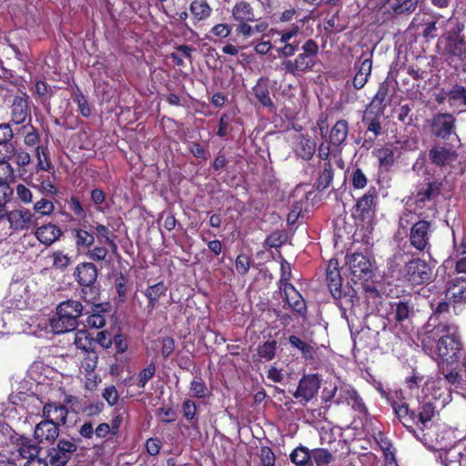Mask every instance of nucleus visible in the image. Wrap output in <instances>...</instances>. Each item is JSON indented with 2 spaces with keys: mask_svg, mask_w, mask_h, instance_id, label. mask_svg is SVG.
<instances>
[{
  "mask_svg": "<svg viewBox=\"0 0 466 466\" xmlns=\"http://www.w3.org/2000/svg\"><path fill=\"white\" fill-rule=\"evenodd\" d=\"M431 319L424 327V333L421 338L423 347H432L437 344V350L440 358L447 363H454L460 358L461 350V337L458 327L450 322L433 323Z\"/></svg>",
  "mask_w": 466,
  "mask_h": 466,
  "instance_id": "f257e3e1",
  "label": "nucleus"
},
{
  "mask_svg": "<svg viewBox=\"0 0 466 466\" xmlns=\"http://www.w3.org/2000/svg\"><path fill=\"white\" fill-rule=\"evenodd\" d=\"M301 50L302 53L299 54L296 58L285 59L281 62L280 68L285 74L300 76L303 73L313 70L319 54L318 44L313 39H308L301 46Z\"/></svg>",
  "mask_w": 466,
  "mask_h": 466,
  "instance_id": "f03ea898",
  "label": "nucleus"
},
{
  "mask_svg": "<svg viewBox=\"0 0 466 466\" xmlns=\"http://www.w3.org/2000/svg\"><path fill=\"white\" fill-rule=\"evenodd\" d=\"M83 309V305L77 300L67 299L61 302L56 307V316L50 319L52 331L60 334L75 330Z\"/></svg>",
  "mask_w": 466,
  "mask_h": 466,
  "instance_id": "7ed1b4c3",
  "label": "nucleus"
},
{
  "mask_svg": "<svg viewBox=\"0 0 466 466\" xmlns=\"http://www.w3.org/2000/svg\"><path fill=\"white\" fill-rule=\"evenodd\" d=\"M448 23L452 26L441 38L444 46V55L451 60L455 57L462 60L466 56V40L461 33L465 26L457 19L450 18Z\"/></svg>",
  "mask_w": 466,
  "mask_h": 466,
  "instance_id": "20e7f679",
  "label": "nucleus"
},
{
  "mask_svg": "<svg viewBox=\"0 0 466 466\" xmlns=\"http://www.w3.org/2000/svg\"><path fill=\"white\" fill-rule=\"evenodd\" d=\"M433 267L420 258H413L404 262L400 270V278L410 286H420L431 281Z\"/></svg>",
  "mask_w": 466,
  "mask_h": 466,
  "instance_id": "39448f33",
  "label": "nucleus"
},
{
  "mask_svg": "<svg viewBox=\"0 0 466 466\" xmlns=\"http://www.w3.org/2000/svg\"><path fill=\"white\" fill-rule=\"evenodd\" d=\"M436 405L435 403L427 398H424L420 402L418 409V412L410 409V413H413L414 416H410V418L404 419L403 426L406 427L409 432H410L414 437L420 439L417 431L410 425H408L409 422H413L421 431H424L428 428V424L431 421L432 418L435 416Z\"/></svg>",
  "mask_w": 466,
  "mask_h": 466,
  "instance_id": "423d86ee",
  "label": "nucleus"
},
{
  "mask_svg": "<svg viewBox=\"0 0 466 466\" xmlns=\"http://www.w3.org/2000/svg\"><path fill=\"white\" fill-rule=\"evenodd\" d=\"M431 134L441 139H449L456 130V118L450 113H437L429 120Z\"/></svg>",
  "mask_w": 466,
  "mask_h": 466,
  "instance_id": "0eeeda50",
  "label": "nucleus"
},
{
  "mask_svg": "<svg viewBox=\"0 0 466 466\" xmlns=\"http://www.w3.org/2000/svg\"><path fill=\"white\" fill-rule=\"evenodd\" d=\"M431 223L427 220H419L413 224L410 232V245L420 252L430 253Z\"/></svg>",
  "mask_w": 466,
  "mask_h": 466,
  "instance_id": "6e6552de",
  "label": "nucleus"
},
{
  "mask_svg": "<svg viewBox=\"0 0 466 466\" xmlns=\"http://www.w3.org/2000/svg\"><path fill=\"white\" fill-rule=\"evenodd\" d=\"M76 445L70 441L61 439L56 447L48 451V459L51 466H65L74 452L76 451Z\"/></svg>",
  "mask_w": 466,
  "mask_h": 466,
  "instance_id": "1a4fd4ad",
  "label": "nucleus"
},
{
  "mask_svg": "<svg viewBox=\"0 0 466 466\" xmlns=\"http://www.w3.org/2000/svg\"><path fill=\"white\" fill-rule=\"evenodd\" d=\"M353 281L368 280L371 277L370 260L361 253H354L348 258Z\"/></svg>",
  "mask_w": 466,
  "mask_h": 466,
  "instance_id": "9d476101",
  "label": "nucleus"
},
{
  "mask_svg": "<svg viewBox=\"0 0 466 466\" xmlns=\"http://www.w3.org/2000/svg\"><path fill=\"white\" fill-rule=\"evenodd\" d=\"M319 388L320 380L318 375H305L300 379L293 396L299 400L300 402L304 401L306 403L310 401L316 396Z\"/></svg>",
  "mask_w": 466,
  "mask_h": 466,
  "instance_id": "9b49d317",
  "label": "nucleus"
},
{
  "mask_svg": "<svg viewBox=\"0 0 466 466\" xmlns=\"http://www.w3.org/2000/svg\"><path fill=\"white\" fill-rule=\"evenodd\" d=\"M441 194V183L424 182L418 186L414 194V204L417 208H423L427 203L434 204L435 199Z\"/></svg>",
  "mask_w": 466,
  "mask_h": 466,
  "instance_id": "f8f14e48",
  "label": "nucleus"
},
{
  "mask_svg": "<svg viewBox=\"0 0 466 466\" xmlns=\"http://www.w3.org/2000/svg\"><path fill=\"white\" fill-rule=\"evenodd\" d=\"M10 228L15 231L27 230L36 224V218L34 213L26 208L14 209L6 214Z\"/></svg>",
  "mask_w": 466,
  "mask_h": 466,
  "instance_id": "ddd939ff",
  "label": "nucleus"
},
{
  "mask_svg": "<svg viewBox=\"0 0 466 466\" xmlns=\"http://www.w3.org/2000/svg\"><path fill=\"white\" fill-rule=\"evenodd\" d=\"M380 393L384 398H386L387 401L390 404L393 412L401 421V423H403L404 419H408L410 418V416H414L413 413H410V408L406 401L404 400V396L401 390H391L390 392L380 390Z\"/></svg>",
  "mask_w": 466,
  "mask_h": 466,
  "instance_id": "4468645a",
  "label": "nucleus"
},
{
  "mask_svg": "<svg viewBox=\"0 0 466 466\" xmlns=\"http://www.w3.org/2000/svg\"><path fill=\"white\" fill-rule=\"evenodd\" d=\"M457 157L453 147L447 144H436L429 150V158L437 167L451 165L457 159Z\"/></svg>",
  "mask_w": 466,
  "mask_h": 466,
  "instance_id": "2eb2a0df",
  "label": "nucleus"
},
{
  "mask_svg": "<svg viewBox=\"0 0 466 466\" xmlns=\"http://www.w3.org/2000/svg\"><path fill=\"white\" fill-rule=\"evenodd\" d=\"M29 97L25 94L22 96H15L10 108L11 122L15 125L24 124L27 119L31 120V110L29 107Z\"/></svg>",
  "mask_w": 466,
  "mask_h": 466,
  "instance_id": "dca6fc26",
  "label": "nucleus"
},
{
  "mask_svg": "<svg viewBox=\"0 0 466 466\" xmlns=\"http://www.w3.org/2000/svg\"><path fill=\"white\" fill-rule=\"evenodd\" d=\"M335 402L337 404L346 403L360 413H365L367 410L361 397L359 395L357 390L350 385L340 387L339 397Z\"/></svg>",
  "mask_w": 466,
  "mask_h": 466,
  "instance_id": "f3484780",
  "label": "nucleus"
},
{
  "mask_svg": "<svg viewBox=\"0 0 466 466\" xmlns=\"http://www.w3.org/2000/svg\"><path fill=\"white\" fill-rule=\"evenodd\" d=\"M326 280L332 296L335 299H339L342 295V279L339 270V262L337 259L329 260L326 269Z\"/></svg>",
  "mask_w": 466,
  "mask_h": 466,
  "instance_id": "a211bd4d",
  "label": "nucleus"
},
{
  "mask_svg": "<svg viewBox=\"0 0 466 466\" xmlns=\"http://www.w3.org/2000/svg\"><path fill=\"white\" fill-rule=\"evenodd\" d=\"M375 198L376 190L375 188H370L358 200L356 212L362 220H370L375 215Z\"/></svg>",
  "mask_w": 466,
  "mask_h": 466,
  "instance_id": "6ab92c4d",
  "label": "nucleus"
},
{
  "mask_svg": "<svg viewBox=\"0 0 466 466\" xmlns=\"http://www.w3.org/2000/svg\"><path fill=\"white\" fill-rule=\"evenodd\" d=\"M279 292L283 294L285 301L289 309L300 315H304L306 313V302L294 286H286V288H281Z\"/></svg>",
  "mask_w": 466,
  "mask_h": 466,
  "instance_id": "aec40b11",
  "label": "nucleus"
},
{
  "mask_svg": "<svg viewBox=\"0 0 466 466\" xmlns=\"http://www.w3.org/2000/svg\"><path fill=\"white\" fill-rule=\"evenodd\" d=\"M74 276L80 286L95 284L97 279V268L90 262H83L75 268Z\"/></svg>",
  "mask_w": 466,
  "mask_h": 466,
  "instance_id": "412c9836",
  "label": "nucleus"
},
{
  "mask_svg": "<svg viewBox=\"0 0 466 466\" xmlns=\"http://www.w3.org/2000/svg\"><path fill=\"white\" fill-rule=\"evenodd\" d=\"M34 234L40 243L46 246H51L60 238L63 231L56 225L47 223L38 227Z\"/></svg>",
  "mask_w": 466,
  "mask_h": 466,
  "instance_id": "4be33fe9",
  "label": "nucleus"
},
{
  "mask_svg": "<svg viewBox=\"0 0 466 466\" xmlns=\"http://www.w3.org/2000/svg\"><path fill=\"white\" fill-rule=\"evenodd\" d=\"M68 414L67 408L56 402H48L43 408V416L56 425H64Z\"/></svg>",
  "mask_w": 466,
  "mask_h": 466,
  "instance_id": "5701e85b",
  "label": "nucleus"
},
{
  "mask_svg": "<svg viewBox=\"0 0 466 466\" xmlns=\"http://www.w3.org/2000/svg\"><path fill=\"white\" fill-rule=\"evenodd\" d=\"M35 438L39 442H53L59 435L58 425L51 422V420H42L35 429Z\"/></svg>",
  "mask_w": 466,
  "mask_h": 466,
  "instance_id": "b1692460",
  "label": "nucleus"
},
{
  "mask_svg": "<svg viewBox=\"0 0 466 466\" xmlns=\"http://www.w3.org/2000/svg\"><path fill=\"white\" fill-rule=\"evenodd\" d=\"M389 86L386 82L380 84L378 90L366 110L374 113L377 116H383L386 109V97L388 96Z\"/></svg>",
  "mask_w": 466,
  "mask_h": 466,
  "instance_id": "393cba45",
  "label": "nucleus"
},
{
  "mask_svg": "<svg viewBox=\"0 0 466 466\" xmlns=\"http://www.w3.org/2000/svg\"><path fill=\"white\" fill-rule=\"evenodd\" d=\"M232 17L238 23L257 21L253 7L246 1L236 3L232 8Z\"/></svg>",
  "mask_w": 466,
  "mask_h": 466,
  "instance_id": "a878e982",
  "label": "nucleus"
},
{
  "mask_svg": "<svg viewBox=\"0 0 466 466\" xmlns=\"http://www.w3.org/2000/svg\"><path fill=\"white\" fill-rule=\"evenodd\" d=\"M446 299L454 303L466 301V279L461 278L454 279L446 290Z\"/></svg>",
  "mask_w": 466,
  "mask_h": 466,
  "instance_id": "bb28decb",
  "label": "nucleus"
},
{
  "mask_svg": "<svg viewBox=\"0 0 466 466\" xmlns=\"http://www.w3.org/2000/svg\"><path fill=\"white\" fill-rule=\"evenodd\" d=\"M392 319L397 322H402L414 314L413 305L408 301L397 300L390 303Z\"/></svg>",
  "mask_w": 466,
  "mask_h": 466,
  "instance_id": "cd10ccee",
  "label": "nucleus"
},
{
  "mask_svg": "<svg viewBox=\"0 0 466 466\" xmlns=\"http://www.w3.org/2000/svg\"><path fill=\"white\" fill-rule=\"evenodd\" d=\"M349 133V125L348 122L344 119H340L336 122V124L332 127L329 134V141L333 146L339 147L341 146Z\"/></svg>",
  "mask_w": 466,
  "mask_h": 466,
  "instance_id": "c85d7f7f",
  "label": "nucleus"
},
{
  "mask_svg": "<svg viewBox=\"0 0 466 466\" xmlns=\"http://www.w3.org/2000/svg\"><path fill=\"white\" fill-rule=\"evenodd\" d=\"M70 232L75 239L76 247L79 250L88 248L95 243L94 235L85 228H74Z\"/></svg>",
  "mask_w": 466,
  "mask_h": 466,
  "instance_id": "c756f323",
  "label": "nucleus"
},
{
  "mask_svg": "<svg viewBox=\"0 0 466 466\" xmlns=\"http://www.w3.org/2000/svg\"><path fill=\"white\" fill-rule=\"evenodd\" d=\"M166 292L167 287L162 281L149 286L144 291V295L148 299L147 309L150 312L155 309L157 302L162 296L166 294Z\"/></svg>",
  "mask_w": 466,
  "mask_h": 466,
  "instance_id": "7c9ffc66",
  "label": "nucleus"
},
{
  "mask_svg": "<svg viewBox=\"0 0 466 466\" xmlns=\"http://www.w3.org/2000/svg\"><path fill=\"white\" fill-rule=\"evenodd\" d=\"M39 452L38 446L31 440L21 437L16 446L17 456L23 459H31L37 456Z\"/></svg>",
  "mask_w": 466,
  "mask_h": 466,
  "instance_id": "2f4dec72",
  "label": "nucleus"
},
{
  "mask_svg": "<svg viewBox=\"0 0 466 466\" xmlns=\"http://www.w3.org/2000/svg\"><path fill=\"white\" fill-rule=\"evenodd\" d=\"M51 260V268L56 270L65 271L72 263V257L65 253L63 250H55L49 256Z\"/></svg>",
  "mask_w": 466,
  "mask_h": 466,
  "instance_id": "473e14b6",
  "label": "nucleus"
},
{
  "mask_svg": "<svg viewBox=\"0 0 466 466\" xmlns=\"http://www.w3.org/2000/svg\"><path fill=\"white\" fill-rule=\"evenodd\" d=\"M289 458L297 466H311V451L304 446H299L293 450Z\"/></svg>",
  "mask_w": 466,
  "mask_h": 466,
  "instance_id": "72a5a7b5",
  "label": "nucleus"
},
{
  "mask_svg": "<svg viewBox=\"0 0 466 466\" xmlns=\"http://www.w3.org/2000/svg\"><path fill=\"white\" fill-rule=\"evenodd\" d=\"M211 11L212 9L206 0H194L190 4V12L198 21L208 18Z\"/></svg>",
  "mask_w": 466,
  "mask_h": 466,
  "instance_id": "f704fd0d",
  "label": "nucleus"
},
{
  "mask_svg": "<svg viewBox=\"0 0 466 466\" xmlns=\"http://www.w3.org/2000/svg\"><path fill=\"white\" fill-rule=\"evenodd\" d=\"M74 343L77 349L86 352L90 353L94 351L95 340L85 329L78 330L75 333Z\"/></svg>",
  "mask_w": 466,
  "mask_h": 466,
  "instance_id": "c9c22d12",
  "label": "nucleus"
},
{
  "mask_svg": "<svg viewBox=\"0 0 466 466\" xmlns=\"http://www.w3.org/2000/svg\"><path fill=\"white\" fill-rule=\"evenodd\" d=\"M90 228L95 230L96 238L100 244H107L113 250H116V244L114 239L110 238L111 232L106 226L95 222Z\"/></svg>",
  "mask_w": 466,
  "mask_h": 466,
  "instance_id": "e433bc0d",
  "label": "nucleus"
},
{
  "mask_svg": "<svg viewBox=\"0 0 466 466\" xmlns=\"http://www.w3.org/2000/svg\"><path fill=\"white\" fill-rule=\"evenodd\" d=\"M356 74L370 76L372 70V54L362 53L360 57L354 64Z\"/></svg>",
  "mask_w": 466,
  "mask_h": 466,
  "instance_id": "4c0bfd02",
  "label": "nucleus"
},
{
  "mask_svg": "<svg viewBox=\"0 0 466 466\" xmlns=\"http://www.w3.org/2000/svg\"><path fill=\"white\" fill-rule=\"evenodd\" d=\"M289 342L290 345L298 350H299L303 355V357L307 360H313L316 354V351L312 346L303 341L297 336L291 335L289 338Z\"/></svg>",
  "mask_w": 466,
  "mask_h": 466,
  "instance_id": "58836bf2",
  "label": "nucleus"
},
{
  "mask_svg": "<svg viewBox=\"0 0 466 466\" xmlns=\"http://www.w3.org/2000/svg\"><path fill=\"white\" fill-rule=\"evenodd\" d=\"M440 459L444 466H461L462 462H466V456L456 451L441 453Z\"/></svg>",
  "mask_w": 466,
  "mask_h": 466,
  "instance_id": "ea45409f",
  "label": "nucleus"
},
{
  "mask_svg": "<svg viewBox=\"0 0 466 466\" xmlns=\"http://www.w3.org/2000/svg\"><path fill=\"white\" fill-rule=\"evenodd\" d=\"M334 460L333 455L327 449H314L311 451V466H327Z\"/></svg>",
  "mask_w": 466,
  "mask_h": 466,
  "instance_id": "a19ab883",
  "label": "nucleus"
},
{
  "mask_svg": "<svg viewBox=\"0 0 466 466\" xmlns=\"http://www.w3.org/2000/svg\"><path fill=\"white\" fill-rule=\"evenodd\" d=\"M316 144L309 137H302L298 144V154L304 159L309 160L315 153Z\"/></svg>",
  "mask_w": 466,
  "mask_h": 466,
  "instance_id": "79ce46f5",
  "label": "nucleus"
},
{
  "mask_svg": "<svg viewBox=\"0 0 466 466\" xmlns=\"http://www.w3.org/2000/svg\"><path fill=\"white\" fill-rule=\"evenodd\" d=\"M253 92L262 106L268 107L273 106V102L269 96L268 86L265 83L258 82L253 87Z\"/></svg>",
  "mask_w": 466,
  "mask_h": 466,
  "instance_id": "37998d69",
  "label": "nucleus"
},
{
  "mask_svg": "<svg viewBox=\"0 0 466 466\" xmlns=\"http://www.w3.org/2000/svg\"><path fill=\"white\" fill-rule=\"evenodd\" d=\"M381 116H377L366 110L362 119L363 123L367 124V130L372 132L375 137H378L381 133V125L379 120Z\"/></svg>",
  "mask_w": 466,
  "mask_h": 466,
  "instance_id": "c03bdc74",
  "label": "nucleus"
},
{
  "mask_svg": "<svg viewBox=\"0 0 466 466\" xmlns=\"http://www.w3.org/2000/svg\"><path fill=\"white\" fill-rule=\"evenodd\" d=\"M276 350L277 341L268 340L258 348V355L260 359L268 361L275 357Z\"/></svg>",
  "mask_w": 466,
  "mask_h": 466,
  "instance_id": "a18cd8bd",
  "label": "nucleus"
},
{
  "mask_svg": "<svg viewBox=\"0 0 466 466\" xmlns=\"http://www.w3.org/2000/svg\"><path fill=\"white\" fill-rule=\"evenodd\" d=\"M189 390L192 396L198 399H205L210 395V391L202 379L193 380Z\"/></svg>",
  "mask_w": 466,
  "mask_h": 466,
  "instance_id": "49530a36",
  "label": "nucleus"
},
{
  "mask_svg": "<svg viewBox=\"0 0 466 466\" xmlns=\"http://www.w3.org/2000/svg\"><path fill=\"white\" fill-rule=\"evenodd\" d=\"M35 157L37 158V169L43 171H49L51 169V163L48 158L46 148L43 146H37L35 147Z\"/></svg>",
  "mask_w": 466,
  "mask_h": 466,
  "instance_id": "de8ad7c7",
  "label": "nucleus"
},
{
  "mask_svg": "<svg viewBox=\"0 0 466 466\" xmlns=\"http://www.w3.org/2000/svg\"><path fill=\"white\" fill-rule=\"evenodd\" d=\"M156 370L154 363H150L144 368L137 376V386L140 389L145 388L146 384L154 377Z\"/></svg>",
  "mask_w": 466,
  "mask_h": 466,
  "instance_id": "09e8293b",
  "label": "nucleus"
},
{
  "mask_svg": "<svg viewBox=\"0 0 466 466\" xmlns=\"http://www.w3.org/2000/svg\"><path fill=\"white\" fill-rule=\"evenodd\" d=\"M333 179V169L329 162H325L323 170L320 173L318 179V187L321 188H327Z\"/></svg>",
  "mask_w": 466,
  "mask_h": 466,
  "instance_id": "8fccbe9b",
  "label": "nucleus"
},
{
  "mask_svg": "<svg viewBox=\"0 0 466 466\" xmlns=\"http://www.w3.org/2000/svg\"><path fill=\"white\" fill-rule=\"evenodd\" d=\"M376 156L381 167L388 168L393 165L394 153L390 147H381L378 149Z\"/></svg>",
  "mask_w": 466,
  "mask_h": 466,
  "instance_id": "3c124183",
  "label": "nucleus"
},
{
  "mask_svg": "<svg viewBox=\"0 0 466 466\" xmlns=\"http://www.w3.org/2000/svg\"><path fill=\"white\" fill-rule=\"evenodd\" d=\"M15 154V147L12 140H6L0 143V163H9L8 161Z\"/></svg>",
  "mask_w": 466,
  "mask_h": 466,
  "instance_id": "603ef678",
  "label": "nucleus"
},
{
  "mask_svg": "<svg viewBox=\"0 0 466 466\" xmlns=\"http://www.w3.org/2000/svg\"><path fill=\"white\" fill-rule=\"evenodd\" d=\"M418 4L419 0H403L397 5H392L391 8L396 14H410L415 11Z\"/></svg>",
  "mask_w": 466,
  "mask_h": 466,
  "instance_id": "864d4df0",
  "label": "nucleus"
},
{
  "mask_svg": "<svg viewBox=\"0 0 466 466\" xmlns=\"http://www.w3.org/2000/svg\"><path fill=\"white\" fill-rule=\"evenodd\" d=\"M34 210L42 216H50L55 210V206L52 201L41 198L35 203Z\"/></svg>",
  "mask_w": 466,
  "mask_h": 466,
  "instance_id": "5fc2aeb1",
  "label": "nucleus"
},
{
  "mask_svg": "<svg viewBox=\"0 0 466 466\" xmlns=\"http://www.w3.org/2000/svg\"><path fill=\"white\" fill-rule=\"evenodd\" d=\"M23 128L28 129L24 137V144L26 147H37V144L40 141V137L36 129L31 125H25L23 126Z\"/></svg>",
  "mask_w": 466,
  "mask_h": 466,
  "instance_id": "6e6d98bb",
  "label": "nucleus"
},
{
  "mask_svg": "<svg viewBox=\"0 0 466 466\" xmlns=\"http://www.w3.org/2000/svg\"><path fill=\"white\" fill-rule=\"evenodd\" d=\"M448 96L450 99L454 101H459L464 106H466V87L454 85L451 89L448 92Z\"/></svg>",
  "mask_w": 466,
  "mask_h": 466,
  "instance_id": "4d7b16f0",
  "label": "nucleus"
},
{
  "mask_svg": "<svg viewBox=\"0 0 466 466\" xmlns=\"http://www.w3.org/2000/svg\"><path fill=\"white\" fill-rule=\"evenodd\" d=\"M367 177L363 171L356 167L351 173V183L354 188H364L367 186Z\"/></svg>",
  "mask_w": 466,
  "mask_h": 466,
  "instance_id": "13d9d810",
  "label": "nucleus"
},
{
  "mask_svg": "<svg viewBox=\"0 0 466 466\" xmlns=\"http://www.w3.org/2000/svg\"><path fill=\"white\" fill-rule=\"evenodd\" d=\"M280 269L281 276L279 280V289H281V288H286V286H293L289 283V279L291 278V269L289 264L287 261L282 262Z\"/></svg>",
  "mask_w": 466,
  "mask_h": 466,
  "instance_id": "bf43d9fd",
  "label": "nucleus"
},
{
  "mask_svg": "<svg viewBox=\"0 0 466 466\" xmlns=\"http://www.w3.org/2000/svg\"><path fill=\"white\" fill-rule=\"evenodd\" d=\"M259 458L262 466H275V454L272 450L268 446H263L260 449Z\"/></svg>",
  "mask_w": 466,
  "mask_h": 466,
  "instance_id": "052dcab7",
  "label": "nucleus"
},
{
  "mask_svg": "<svg viewBox=\"0 0 466 466\" xmlns=\"http://www.w3.org/2000/svg\"><path fill=\"white\" fill-rule=\"evenodd\" d=\"M15 193L19 200L25 204L32 203L33 194L31 190L24 184H18L15 187Z\"/></svg>",
  "mask_w": 466,
  "mask_h": 466,
  "instance_id": "680f3d73",
  "label": "nucleus"
},
{
  "mask_svg": "<svg viewBox=\"0 0 466 466\" xmlns=\"http://www.w3.org/2000/svg\"><path fill=\"white\" fill-rule=\"evenodd\" d=\"M235 266L240 275H246L250 268V259L247 255L240 254L236 258Z\"/></svg>",
  "mask_w": 466,
  "mask_h": 466,
  "instance_id": "e2e57ef3",
  "label": "nucleus"
},
{
  "mask_svg": "<svg viewBox=\"0 0 466 466\" xmlns=\"http://www.w3.org/2000/svg\"><path fill=\"white\" fill-rule=\"evenodd\" d=\"M99 289L95 284L82 286V297L86 301L94 302L98 299Z\"/></svg>",
  "mask_w": 466,
  "mask_h": 466,
  "instance_id": "0e129e2a",
  "label": "nucleus"
},
{
  "mask_svg": "<svg viewBox=\"0 0 466 466\" xmlns=\"http://www.w3.org/2000/svg\"><path fill=\"white\" fill-rule=\"evenodd\" d=\"M299 49V42L293 40L292 43L284 44V46L278 48L279 55L284 57H290Z\"/></svg>",
  "mask_w": 466,
  "mask_h": 466,
  "instance_id": "69168bd1",
  "label": "nucleus"
},
{
  "mask_svg": "<svg viewBox=\"0 0 466 466\" xmlns=\"http://www.w3.org/2000/svg\"><path fill=\"white\" fill-rule=\"evenodd\" d=\"M15 163L18 167H25L30 164L31 162V157L30 155L25 151L24 149H16L15 148V154L13 155V157Z\"/></svg>",
  "mask_w": 466,
  "mask_h": 466,
  "instance_id": "338daca9",
  "label": "nucleus"
},
{
  "mask_svg": "<svg viewBox=\"0 0 466 466\" xmlns=\"http://www.w3.org/2000/svg\"><path fill=\"white\" fill-rule=\"evenodd\" d=\"M107 254V248L105 247L97 246L90 249L86 255L91 260L102 261L106 258Z\"/></svg>",
  "mask_w": 466,
  "mask_h": 466,
  "instance_id": "774afa93",
  "label": "nucleus"
}]
</instances>
